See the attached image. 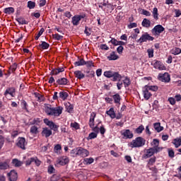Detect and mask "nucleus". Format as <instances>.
<instances>
[{
    "label": "nucleus",
    "mask_w": 181,
    "mask_h": 181,
    "mask_svg": "<svg viewBox=\"0 0 181 181\" xmlns=\"http://www.w3.org/2000/svg\"><path fill=\"white\" fill-rule=\"evenodd\" d=\"M45 112L47 115L50 117H60L63 112V107L58 106L57 107H53L49 104L45 105Z\"/></svg>",
    "instance_id": "f257e3e1"
},
{
    "label": "nucleus",
    "mask_w": 181,
    "mask_h": 181,
    "mask_svg": "<svg viewBox=\"0 0 181 181\" xmlns=\"http://www.w3.org/2000/svg\"><path fill=\"white\" fill-rule=\"evenodd\" d=\"M144 145H145V140L142 137H137L129 144V146L130 148H141Z\"/></svg>",
    "instance_id": "f03ea898"
},
{
    "label": "nucleus",
    "mask_w": 181,
    "mask_h": 181,
    "mask_svg": "<svg viewBox=\"0 0 181 181\" xmlns=\"http://www.w3.org/2000/svg\"><path fill=\"white\" fill-rule=\"evenodd\" d=\"M165 30V28L162 26L161 25H156L152 30H151V33L154 36H159L162 32Z\"/></svg>",
    "instance_id": "7ed1b4c3"
},
{
    "label": "nucleus",
    "mask_w": 181,
    "mask_h": 181,
    "mask_svg": "<svg viewBox=\"0 0 181 181\" xmlns=\"http://www.w3.org/2000/svg\"><path fill=\"white\" fill-rule=\"evenodd\" d=\"M69 157L63 156L58 158L56 160V165L57 166H64V165H67L69 163Z\"/></svg>",
    "instance_id": "20e7f679"
},
{
    "label": "nucleus",
    "mask_w": 181,
    "mask_h": 181,
    "mask_svg": "<svg viewBox=\"0 0 181 181\" xmlns=\"http://www.w3.org/2000/svg\"><path fill=\"white\" fill-rule=\"evenodd\" d=\"M159 150L158 149H155V148H150L148 149H146L145 151V153L144 154V159H148V158H151V156H153V155H155V153H158V152Z\"/></svg>",
    "instance_id": "39448f33"
},
{
    "label": "nucleus",
    "mask_w": 181,
    "mask_h": 181,
    "mask_svg": "<svg viewBox=\"0 0 181 181\" xmlns=\"http://www.w3.org/2000/svg\"><path fill=\"white\" fill-rule=\"evenodd\" d=\"M26 145H28V143L26 142V139L23 137H19L18 139L17 143H16V146L18 148H20L21 149H23L25 151L26 149Z\"/></svg>",
    "instance_id": "423d86ee"
},
{
    "label": "nucleus",
    "mask_w": 181,
    "mask_h": 181,
    "mask_svg": "<svg viewBox=\"0 0 181 181\" xmlns=\"http://www.w3.org/2000/svg\"><path fill=\"white\" fill-rule=\"evenodd\" d=\"M152 40H153V37L151 36L149 34H148V33H145L141 36L140 39L138 40L137 42H139V43H144V42Z\"/></svg>",
    "instance_id": "0eeeda50"
},
{
    "label": "nucleus",
    "mask_w": 181,
    "mask_h": 181,
    "mask_svg": "<svg viewBox=\"0 0 181 181\" xmlns=\"http://www.w3.org/2000/svg\"><path fill=\"white\" fill-rule=\"evenodd\" d=\"M158 80L163 83H169V81H170V75H169L168 73L159 74Z\"/></svg>",
    "instance_id": "6e6552de"
},
{
    "label": "nucleus",
    "mask_w": 181,
    "mask_h": 181,
    "mask_svg": "<svg viewBox=\"0 0 181 181\" xmlns=\"http://www.w3.org/2000/svg\"><path fill=\"white\" fill-rule=\"evenodd\" d=\"M152 66H153V67L155 69H158V70H165L166 69V66H165V65H163V64H162V62H159V61H156L154 60L151 62Z\"/></svg>",
    "instance_id": "1a4fd4ad"
},
{
    "label": "nucleus",
    "mask_w": 181,
    "mask_h": 181,
    "mask_svg": "<svg viewBox=\"0 0 181 181\" xmlns=\"http://www.w3.org/2000/svg\"><path fill=\"white\" fill-rule=\"evenodd\" d=\"M81 19H84V16L81 15H76L72 18V23L74 26H78V25L80 23V21Z\"/></svg>",
    "instance_id": "9d476101"
},
{
    "label": "nucleus",
    "mask_w": 181,
    "mask_h": 181,
    "mask_svg": "<svg viewBox=\"0 0 181 181\" xmlns=\"http://www.w3.org/2000/svg\"><path fill=\"white\" fill-rule=\"evenodd\" d=\"M151 148L155 149L156 151L158 150V152H160L163 148L159 147V140L158 139H154L153 141L151 142Z\"/></svg>",
    "instance_id": "9b49d317"
},
{
    "label": "nucleus",
    "mask_w": 181,
    "mask_h": 181,
    "mask_svg": "<svg viewBox=\"0 0 181 181\" xmlns=\"http://www.w3.org/2000/svg\"><path fill=\"white\" fill-rule=\"evenodd\" d=\"M7 175L10 181H16L18 180V173L15 170H11Z\"/></svg>",
    "instance_id": "f8f14e48"
},
{
    "label": "nucleus",
    "mask_w": 181,
    "mask_h": 181,
    "mask_svg": "<svg viewBox=\"0 0 181 181\" xmlns=\"http://www.w3.org/2000/svg\"><path fill=\"white\" fill-rule=\"evenodd\" d=\"M88 151L83 148H79L76 153V155H79V156H81L82 158H86V156H88Z\"/></svg>",
    "instance_id": "ddd939ff"
},
{
    "label": "nucleus",
    "mask_w": 181,
    "mask_h": 181,
    "mask_svg": "<svg viewBox=\"0 0 181 181\" xmlns=\"http://www.w3.org/2000/svg\"><path fill=\"white\" fill-rule=\"evenodd\" d=\"M122 135H123L126 139H132V138H134V134H132L129 129L124 130Z\"/></svg>",
    "instance_id": "4468645a"
},
{
    "label": "nucleus",
    "mask_w": 181,
    "mask_h": 181,
    "mask_svg": "<svg viewBox=\"0 0 181 181\" xmlns=\"http://www.w3.org/2000/svg\"><path fill=\"white\" fill-rule=\"evenodd\" d=\"M143 94L145 100H149L152 97V93L148 90V88L144 86L143 88Z\"/></svg>",
    "instance_id": "2eb2a0df"
},
{
    "label": "nucleus",
    "mask_w": 181,
    "mask_h": 181,
    "mask_svg": "<svg viewBox=\"0 0 181 181\" xmlns=\"http://www.w3.org/2000/svg\"><path fill=\"white\" fill-rule=\"evenodd\" d=\"M42 136H45V138H49L50 135H52V130L47 127H45L42 132Z\"/></svg>",
    "instance_id": "dca6fc26"
},
{
    "label": "nucleus",
    "mask_w": 181,
    "mask_h": 181,
    "mask_svg": "<svg viewBox=\"0 0 181 181\" xmlns=\"http://www.w3.org/2000/svg\"><path fill=\"white\" fill-rule=\"evenodd\" d=\"M57 84L59 86H67L69 80L66 78H60L57 81Z\"/></svg>",
    "instance_id": "f3484780"
},
{
    "label": "nucleus",
    "mask_w": 181,
    "mask_h": 181,
    "mask_svg": "<svg viewBox=\"0 0 181 181\" xmlns=\"http://www.w3.org/2000/svg\"><path fill=\"white\" fill-rule=\"evenodd\" d=\"M15 88H10L5 91L4 95H8V94H9L11 97H15Z\"/></svg>",
    "instance_id": "a211bd4d"
},
{
    "label": "nucleus",
    "mask_w": 181,
    "mask_h": 181,
    "mask_svg": "<svg viewBox=\"0 0 181 181\" xmlns=\"http://www.w3.org/2000/svg\"><path fill=\"white\" fill-rule=\"evenodd\" d=\"M153 127L157 132H162L163 131V127L160 126V122L154 123Z\"/></svg>",
    "instance_id": "6ab92c4d"
},
{
    "label": "nucleus",
    "mask_w": 181,
    "mask_h": 181,
    "mask_svg": "<svg viewBox=\"0 0 181 181\" xmlns=\"http://www.w3.org/2000/svg\"><path fill=\"white\" fill-rule=\"evenodd\" d=\"M63 71H64V68H63V67L59 68V69H55L51 71V74L52 76H57V74H59V73H63Z\"/></svg>",
    "instance_id": "aec40b11"
},
{
    "label": "nucleus",
    "mask_w": 181,
    "mask_h": 181,
    "mask_svg": "<svg viewBox=\"0 0 181 181\" xmlns=\"http://www.w3.org/2000/svg\"><path fill=\"white\" fill-rule=\"evenodd\" d=\"M74 76L76 77V78H78L79 80H81V78H84L86 77V75L81 72V71H74Z\"/></svg>",
    "instance_id": "412c9836"
},
{
    "label": "nucleus",
    "mask_w": 181,
    "mask_h": 181,
    "mask_svg": "<svg viewBox=\"0 0 181 181\" xmlns=\"http://www.w3.org/2000/svg\"><path fill=\"white\" fill-rule=\"evenodd\" d=\"M95 118V113L92 112L89 120V126L90 128H94V119Z\"/></svg>",
    "instance_id": "4be33fe9"
},
{
    "label": "nucleus",
    "mask_w": 181,
    "mask_h": 181,
    "mask_svg": "<svg viewBox=\"0 0 181 181\" xmlns=\"http://www.w3.org/2000/svg\"><path fill=\"white\" fill-rule=\"evenodd\" d=\"M59 98H61V100H63V101H65V100H67V97H69V93H67V92L61 91L59 93Z\"/></svg>",
    "instance_id": "5701e85b"
},
{
    "label": "nucleus",
    "mask_w": 181,
    "mask_h": 181,
    "mask_svg": "<svg viewBox=\"0 0 181 181\" xmlns=\"http://www.w3.org/2000/svg\"><path fill=\"white\" fill-rule=\"evenodd\" d=\"M50 47V45L46 42H42L41 44L38 45V49H42V50H45Z\"/></svg>",
    "instance_id": "b1692460"
},
{
    "label": "nucleus",
    "mask_w": 181,
    "mask_h": 181,
    "mask_svg": "<svg viewBox=\"0 0 181 181\" xmlns=\"http://www.w3.org/2000/svg\"><path fill=\"white\" fill-rule=\"evenodd\" d=\"M113 100L115 104H118L119 105V104H121V96L119 95V94L117 93L114 95Z\"/></svg>",
    "instance_id": "393cba45"
},
{
    "label": "nucleus",
    "mask_w": 181,
    "mask_h": 181,
    "mask_svg": "<svg viewBox=\"0 0 181 181\" xmlns=\"http://www.w3.org/2000/svg\"><path fill=\"white\" fill-rule=\"evenodd\" d=\"M173 144L175 145V148H179V146H181V137L175 139Z\"/></svg>",
    "instance_id": "a878e982"
},
{
    "label": "nucleus",
    "mask_w": 181,
    "mask_h": 181,
    "mask_svg": "<svg viewBox=\"0 0 181 181\" xmlns=\"http://www.w3.org/2000/svg\"><path fill=\"white\" fill-rule=\"evenodd\" d=\"M108 60H118L119 59V57L115 54V52H112L110 56L107 57Z\"/></svg>",
    "instance_id": "bb28decb"
},
{
    "label": "nucleus",
    "mask_w": 181,
    "mask_h": 181,
    "mask_svg": "<svg viewBox=\"0 0 181 181\" xmlns=\"http://www.w3.org/2000/svg\"><path fill=\"white\" fill-rule=\"evenodd\" d=\"M141 25L144 28H151V21L144 18Z\"/></svg>",
    "instance_id": "cd10ccee"
},
{
    "label": "nucleus",
    "mask_w": 181,
    "mask_h": 181,
    "mask_svg": "<svg viewBox=\"0 0 181 181\" xmlns=\"http://www.w3.org/2000/svg\"><path fill=\"white\" fill-rule=\"evenodd\" d=\"M65 108L68 112H71L74 110L73 105H71L69 102H67L64 104Z\"/></svg>",
    "instance_id": "c85d7f7f"
},
{
    "label": "nucleus",
    "mask_w": 181,
    "mask_h": 181,
    "mask_svg": "<svg viewBox=\"0 0 181 181\" xmlns=\"http://www.w3.org/2000/svg\"><path fill=\"white\" fill-rule=\"evenodd\" d=\"M112 78V81H119L122 76L118 74V72H114Z\"/></svg>",
    "instance_id": "c756f323"
},
{
    "label": "nucleus",
    "mask_w": 181,
    "mask_h": 181,
    "mask_svg": "<svg viewBox=\"0 0 181 181\" xmlns=\"http://www.w3.org/2000/svg\"><path fill=\"white\" fill-rule=\"evenodd\" d=\"M107 115H110V118H115V112H114V107H111L108 111L106 112Z\"/></svg>",
    "instance_id": "7c9ffc66"
},
{
    "label": "nucleus",
    "mask_w": 181,
    "mask_h": 181,
    "mask_svg": "<svg viewBox=\"0 0 181 181\" xmlns=\"http://www.w3.org/2000/svg\"><path fill=\"white\" fill-rule=\"evenodd\" d=\"M12 163L14 166H16L17 168H19V166H22V165H23V163L16 158H15L12 160Z\"/></svg>",
    "instance_id": "2f4dec72"
},
{
    "label": "nucleus",
    "mask_w": 181,
    "mask_h": 181,
    "mask_svg": "<svg viewBox=\"0 0 181 181\" xmlns=\"http://www.w3.org/2000/svg\"><path fill=\"white\" fill-rule=\"evenodd\" d=\"M172 54H175V56L177 54H180L181 53V49L179 47H175L171 50Z\"/></svg>",
    "instance_id": "473e14b6"
},
{
    "label": "nucleus",
    "mask_w": 181,
    "mask_h": 181,
    "mask_svg": "<svg viewBox=\"0 0 181 181\" xmlns=\"http://www.w3.org/2000/svg\"><path fill=\"white\" fill-rule=\"evenodd\" d=\"M9 168V165L7 164L6 162H1L0 163V170H5Z\"/></svg>",
    "instance_id": "72a5a7b5"
},
{
    "label": "nucleus",
    "mask_w": 181,
    "mask_h": 181,
    "mask_svg": "<svg viewBox=\"0 0 181 181\" xmlns=\"http://www.w3.org/2000/svg\"><path fill=\"white\" fill-rule=\"evenodd\" d=\"M15 12V9L13 7H8L4 8V13H7L8 15H11V13H13Z\"/></svg>",
    "instance_id": "f704fd0d"
},
{
    "label": "nucleus",
    "mask_w": 181,
    "mask_h": 181,
    "mask_svg": "<svg viewBox=\"0 0 181 181\" xmlns=\"http://www.w3.org/2000/svg\"><path fill=\"white\" fill-rule=\"evenodd\" d=\"M94 162V158H84L83 163L84 165H91Z\"/></svg>",
    "instance_id": "c9c22d12"
},
{
    "label": "nucleus",
    "mask_w": 181,
    "mask_h": 181,
    "mask_svg": "<svg viewBox=\"0 0 181 181\" xmlns=\"http://www.w3.org/2000/svg\"><path fill=\"white\" fill-rule=\"evenodd\" d=\"M30 123L31 125H40V119L35 118L33 120L30 119Z\"/></svg>",
    "instance_id": "e433bc0d"
},
{
    "label": "nucleus",
    "mask_w": 181,
    "mask_h": 181,
    "mask_svg": "<svg viewBox=\"0 0 181 181\" xmlns=\"http://www.w3.org/2000/svg\"><path fill=\"white\" fill-rule=\"evenodd\" d=\"M75 66H84L86 64V61L84 59H81L74 63Z\"/></svg>",
    "instance_id": "4c0bfd02"
},
{
    "label": "nucleus",
    "mask_w": 181,
    "mask_h": 181,
    "mask_svg": "<svg viewBox=\"0 0 181 181\" xmlns=\"http://www.w3.org/2000/svg\"><path fill=\"white\" fill-rule=\"evenodd\" d=\"M114 73H115V72L111 71H105L104 76H105V77H107L108 78H111V77H112V78L113 77Z\"/></svg>",
    "instance_id": "58836bf2"
},
{
    "label": "nucleus",
    "mask_w": 181,
    "mask_h": 181,
    "mask_svg": "<svg viewBox=\"0 0 181 181\" xmlns=\"http://www.w3.org/2000/svg\"><path fill=\"white\" fill-rule=\"evenodd\" d=\"M17 22H18L19 25H27L28 22L23 18H18L16 19Z\"/></svg>",
    "instance_id": "ea45409f"
},
{
    "label": "nucleus",
    "mask_w": 181,
    "mask_h": 181,
    "mask_svg": "<svg viewBox=\"0 0 181 181\" xmlns=\"http://www.w3.org/2000/svg\"><path fill=\"white\" fill-rule=\"evenodd\" d=\"M48 127H49L50 129H54V131L59 128V126L56 125L53 122H49Z\"/></svg>",
    "instance_id": "a19ab883"
},
{
    "label": "nucleus",
    "mask_w": 181,
    "mask_h": 181,
    "mask_svg": "<svg viewBox=\"0 0 181 181\" xmlns=\"http://www.w3.org/2000/svg\"><path fill=\"white\" fill-rule=\"evenodd\" d=\"M60 151H62V146L60 144H57L54 148V152L55 153H60Z\"/></svg>",
    "instance_id": "79ce46f5"
},
{
    "label": "nucleus",
    "mask_w": 181,
    "mask_h": 181,
    "mask_svg": "<svg viewBox=\"0 0 181 181\" xmlns=\"http://www.w3.org/2000/svg\"><path fill=\"white\" fill-rule=\"evenodd\" d=\"M149 91H158V87L156 86H145Z\"/></svg>",
    "instance_id": "37998d69"
},
{
    "label": "nucleus",
    "mask_w": 181,
    "mask_h": 181,
    "mask_svg": "<svg viewBox=\"0 0 181 181\" xmlns=\"http://www.w3.org/2000/svg\"><path fill=\"white\" fill-rule=\"evenodd\" d=\"M30 132L31 134H34L36 135V134H37L39 132V131L37 130V127H36V126L31 127Z\"/></svg>",
    "instance_id": "c03bdc74"
},
{
    "label": "nucleus",
    "mask_w": 181,
    "mask_h": 181,
    "mask_svg": "<svg viewBox=\"0 0 181 181\" xmlns=\"http://www.w3.org/2000/svg\"><path fill=\"white\" fill-rule=\"evenodd\" d=\"M155 162H156V157L151 158L148 160V165L149 166H152Z\"/></svg>",
    "instance_id": "a18cd8bd"
},
{
    "label": "nucleus",
    "mask_w": 181,
    "mask_h": 181,
    "mask_svg": "<svg viewBox=\"0 0 181 181\" xmlns=\"http://www.w3.org/2000/svg\"><path fill=\"white\" fill-rule=\"evenodd\" d=\"M96 136H97V133L92 132L89 134L87 139L88 141H90V139H94V138H95Z\"/></svg>",
    "instance_id": "49530a36"
},
{
    "label": "nucleus",
    "mask_w": 181,
    "mask_h": 181,
    "mask_svg": "<svg viewBox=\"0 0 181 181\" xmlns=\"http://www.w3.org/2000/svg\"><path fill=\"white\" fill-rule=\"evenodd\" d=\"M153 18L154 19L158 20V8L155 7L153 10Z\"/></svg>",
    "instance_id": "de8ad7c7"
},
{
    "label": "nucleus",
    "mask_w": 181,
    "mask_h": 181,
    "mask_svg": "<svg viewBox=\"0 0 181 181\" xmlns=\"http://www.w3.org/2000/svg\"><path fill=\"white\" fill-rule=\"evenodd\" d=\"M18 66L16 64H13L10 66V73H14L17 69Z\"/></svg>",
    "instance_id": "09e8293b"
},
{
    "label": "nucleus",
    "mask_w": 181,
    "mask_h": 181,
    "mask_svg": "<svg viewBox=\"0 0 181 181\" xmlns=\"http://www.w3.org/2000/svg\"><path fill=\"white\" fill-rule=\"evenodd\" d=\"M35 2L30 1L28 2V7L29 8V9H33V8H35Z\"/></svg>",
    "instance_id": "8fccbe9b"
},
{
    "label": "nucleus",
    "mask_w": 181,
    "mask_h": 181,
    "mask_svg": "<svg viewBox=\"0 0 181 181\" xmlns=\"http://www.w3.org/2000/svg\"><path fill=\"white\" fill-rule=\"evenodd\" d=\"M123 83L124 84V87H128L131 84V81H129V78H126L123 81Z\"/></svg>",
    "instance_id": "3c124183"
},
{
    "label": "nucleus",
    "mask_w": 181,
    "mask_h": 181,
    "mask_svg": "<svg viewBox=\"0 0 181 181\" xmlns=\"http://www.w3.org/2000/svg\"><path fill=\"white\" fill-rule=\"evenodd\" d=\"M52 36L55 40H62V39H63V35H60L59 34L52 35Z\"/></svg>",
    "instance_id": "603ef678"
},
{
    "label": "nucleus",
    "mask_w": 181,
    "mask_h": 181,
    "mask_svg": "<svg viewBox=\"0 0 181 181\" xmlns=\"http://www.w3.org/2000/svg\"><path fill=\"white\" fill-rule=\"evenodd\" d=\"M144 129H145V128L141 125L136 129V134H142V131H144Z\"/></svg>",
    "instance_id": "864d4df0"
},
{
    "label": "nucleus",
    "mask_w": 181,
    "mask_h": 181,
    "mask_svg": "<svg viewBox=\"0 0 181 181\" xmlns=\"http://www.w3.org/2000/svg\"><path fill=\"white\" fill-rule=\"evenodd\" d=\"M43 32H45V30H43V28H42L39 31L38 34L35 36V40H39L40 36H42V35H43Z\"/></svg>",
    "instance_id": "5fc2aeb1"
},
{
    "label": "nucleus",
    "mask_w": 181,
    "mask_h": 181,
    "mask_svg": "<svg viewBox=\"0 0 181 181\" xmlns=\"http://www.w3.org/2000/svg\"><path fill=\"white\" fill-rule=\"evenodd\" d=\"M71 127L72 128H74V129H80V125H78V123H77V122L71 123Z\"/></svg>",
    "instance_id": "6e6d98bb"
},
{
    "label": "nucleus",
    "mask_w": 181,
    "mask_h": 181,
    "mask_svg": "<svg viewBox=\"0 0 181 181\" xmlns=\"http://www.w3.org/2000/svg\"><path fill=\"white\" fill-rule=\"evenodd\" d=\"M21 105L23 106V110H25V111H28V103L26 101L23 100L21 102Z\"/></svg>",
    "instance_id": "4d7b16f0"
},
{
    "label": "nucleus",
    "mask_w": 181,
    "mask_h": 181,
    "mask_svg": "<svg viewBox=\"0 0 181 181\" xmlns=\"http://www.w3.org/2000/svg\"><path fill=\"white\" fill-rule=\"evenodd\" d=\"M85 64L87 67H94V63L91 61L85 62Z\"/></svg>",
    "instance_id": "13d9d810"
},
{
    "label": "nucleus",
    "mask_w": 181,
    "mask_h": 181,
    "mask_svg": "<svg viewBox=\"0 0 181 181\" xmlns=\"http://www.w3.org/2000/svg\"><path fill=\"white\" fill-rule=\"evenodd\" d=\"M33 162H35V164L36 166H40V163H42V161L39 160L37 158H34Z\"/></svg>",
    "instance_id": "bf43d9fd"
},
{
    "label": "nucleus",
    "mask_w": 181,
    "mask_h": 181,
    "mask_svg": "<svg viewBox=\"0 0 181 181\" xmlns=\"http://www.w3.org/2000/svg\"><path fill=\"white\" fill-rule=\"evenodd\" d=\"M141 13L142 15H145L146 16H151V12L145 9H141Z\"/></svg>",
    "instance_id": "052dcab7"
},
{
    "label": "nucleus",
    "mask_w": 181,
    "mask_h": 181,
    "mask_svg": "<svg viewBox=\"0 0 181 181\" xmlns=\"http://www.w3.org/2000/svg\"><path fill=\"white\" fill-rule=\"evenodd\" d=\"M33 160H35V158H30L28 160H26V165L29 166L30 165H32Z\"/></svg>",
    "instance_id": "680f3d73"
},
{
    "label": "nucleus",
    "mask_w": 181,
    "mask_h": 181,
    "mask_svg": "<svg viewBox=\"0 0 181 181\" xmlns=\"http://www.w3.org/2000/svg\"><path fill=\"white\" fill-rule=\"evenodd\" d=\"M84 32L86 34V36H90V35H91V28H88V27H86Z\"/></svg>",
    "instance_id": "e2e57ef3"
},
{
    "label": "nucleus",
    "mask_w": 181,
    "mask_h": 181,
    "mask_svg": "<svg viewBox=\"0 0 181 181\" xmlns=\"http://www.w3.org/2000/svg\"><path fill=\"white\" fill-rule=\"evenodd\" d=\"M110 42L112 43V45H114V46H118L119 41L117 40L115 38H112Z\"/></svg>",
    "instance_id": "0e129e2a"
},
{
    "label": "nucleus",
    "mask_w": 181,
    "mask_h": 181,
    "mask_svg": "<svg viewBox=\"0 0 181 181\" xmlns=\"http://www.w3.org/2000/svg\"><path fill=\"white\" fill-rule=\"evenodd\" d=\"M105 127L104 126H101L99 129V132L101 134V135H104L105 134Z\"/></svg>",
    "instance_id": "69168bd1"
},
{
    "label": "nucleus",
    "mask_w": 181,
    "mask_h": 181,
    "mask_svg": "<svg viewBox=\"0 0 181 181\" xmlns=\"http://www.w3.org/2000/svg\"><path fill=\"white\" fill-rule=\"evenodd\" d=\"M148 57H153V49H149L147 50Z\"/></svg>",
    "instance_id": "338daca9"
},
{
    "label": "nucleus",
    "mask_w": 181,
    "mask_h": 181,
    "mask_svg": "<svg viewBox=\"0 0 181 181\" xmlns=\"http://www.w3.org/2000/svg\"><path fill=\"white\" fill-rule=\"evenodd\" d=\"M117 53H119V54H121V53H122V52H124V47L119 46L117 49Z\"/></svg>",
    "instance_id": "774afa93"
}]
</instances>
